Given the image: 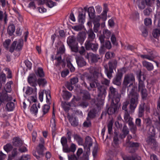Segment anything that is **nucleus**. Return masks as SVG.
Here are the masks:
<instances>
[{
  "mask_svg": "<svg viewBox=\"0 0 160 160\" xmlns=\"http://www.w3.org/2000/svg\"><path fill=\"white\" fill-rule=\"evenodd\" d=\"M83 126L85 127H89L91 126V122L89 119L88 118L86 121H85L83 123Z\"/></svg>",
  "mask_w": 160,
  "mask_h": 160,
  "instance_id": "nucleus-51",
  "label": "nucleus"
},
{
  "mask_svg": "<svg viewBox=\"0 0 160 160\" xmlns=\"http://www.w3.org/2000/svg\"><path fill=\"white\" fill-rule=\"evenodd\" d=\"M37 1V0H33L32 1L29 0V1L30 2L28 4L29 7L33 9H35L36 8L35 2Z\"/></svg>",
  "mask_w": 160,
  "mask_h": 160,
  "instance_id": "nucleus-47",
  "label": "nucleus"
},
{
  "mask_svg": "<svg viewBox=\"0 0 160 160\" xmlns=\"http://www.w3.org/2000/svg\"><path fill=\"white\" fill-rule=\"evenodd\" d=\"M89 57L91 62L93 63H95L98 62V60L100 59L98 54H95L92 53H90L89 54Z\"/></svg>",
  "mask_w": 160,
  "mask_h": 160,
  "instance_id": "nucleus-20",
  "label": "nucleus"
},
{
  "mask_svg": "<svg viewBox=\"0 0 160 160\" xmlns=\"http://www.w3.org/2000/svg\"><path fill=\"white\" fill-rule=\"evenodd\" d=\"M122 75L123 74L122 72H118L113 80V83L117 86L120 85L121 84V80Z\"/></svg>",
  "mask_w": 160,
  "mask_h": 160,
  "instance_id": "nucleus-12",
  "label": "nucleus"
},
{
  "mask_svg": "<svg viewBox=\"0 0 160 160\" xmlns=\"http://www.w3.org/2000/svg\"><path fill=\"white\" fill-rule=\"evenodd\" d=\"M144 103H141L139 106L138 115L139 117H142L144 114Z\"/></svg>",
  "mask_w": 160,
  "mask_h": 160,
  "instance_id": "nucleus-30",
  "label": "nucleus"
},
{
  "mask_svg": "<svg viewBox=\"0 0 160 160\" xmlns=\"http://www.w3.org/2000/svg\"><path fill=\"white\" fill-rule=\"evenodd\" d=\"M63 92L62 97L64 99L68 100L72 96L71 93L68 91H63Z\"/></svg>",
  "mask_w": 160,
  "mask_h": 160,
  "instance_id": "nucleus-37",
  "label": "nucleus"
},
{
  "mask_svg": "<svg viewBox=\"0 0 160 160\" xmlns=\"http://www.w3.org/2000/svg\"><path fill=\"white\" fill-rule=\"evenodd\" d=\"M136 87L133 86L128 95L130 102L129 108L131 111L132 112L134 111L138 103L139 94L136 91Z\"/></svg>",
  "mask_w": 160,
  "mask_h": 160,
  "instance_id": "nucleus-1",
  "label": "nucleus"
},
{
  "mask_svg": "<svg viewBox=\"0 0 160 160\" xmlns=\"http://www.w3.org/2000/svg\"><path fill=\"white\" fill-rule=\"evenodd\" d=\"M69 47H70L72 51L76 52H78V43H76Z\"/></svg>",
  "mask_w": 160,
  "mask_h": 160,
  "instance_id": "nucleus-49",
  "label": "nucleus"
},
{
  "mask_svg": "<svg viewBox=\"0 0 160 160\" xmlns=\"http://www.w3.org/2000/svg\"><path fill=\"white\" fill-rule=\"evenodd\" d=\"M106 48L109 49L112 47V45L110 42L109 41H106L104 44L103 45Z\"/></svg>",
  "mask_w": 160,
  "mask_h": 160,
  "instance_id": "nucleus-61",
  "label": "nucleus"
},
{
  "mask_svg": "<svg viewBox=\"0 0 160 160\" xmlns=\"http://www.w3.org/2000/svg\"><path fill=\"white\" fill-rule=\"evenodd\" d=\"M67 118L69 120L72 125L74 127H76L78 125V122L76 121L75 118H73L70 117L69 113H68L67 115Z\"/></svg>",
  "mask_w": 160,
  "mask_h": 160,
  "instance_id": "nucleus-25",
  "label": "nucleus"
},
{
  "mask_svg": "<svg viewBox=\"0 0 160 160\" xmlns=\"http://www.w3.org/2000/svg\"><path fill=\"white\" fill-rule=\"evenodd\" d=\"M143 66L145 67L148 71H151L153 69V66L152 64L147 61H144L142 62Z\"/></svg>",
  "mask_w": 160,
  "mask_h": 160,
  "instance_id": "nucleus-22",
  "label": "nucleus"
},
{
  "mask_svg": "<svg viewBox=\"0 0 160 160\" xmlns=\"http://www.w3.org/2000/svg\"><path fill=\"white\" fill-rule=\"evenodd\" d=\"M145 121L146 124V129L148 131V132H152L155 131L154 127L152 125V120L148 118L145 119Z\"/></svg>",
  "mask_w": 160,
  "mask_h": 160,
  "instance_id": "nucleus-14",
  "label": "nucleus"
},
{
  "mask_svg": "<svg viewBox=\"0 0 160 160\" xmlns=\"http://www.w3.org/2000/svg\"><path fill=\"white\" fill-rule=\"evenodd\" d=\"M98 112L97 109L93 108L88 113V117L91 118H95Z\"/></svg>",
  "mask_w": 160,
  "mask_h": 160,
  "instance_id": "nucleus-26",
  "label": "nucleus"
},
{
  "mask_svg": "<svg viewBox=\"0 0 160 160\" xmlns=\"http://www.w3.org/2000/svg\"><path fill=\"white\" fill-rule=\"evenodd\" d=\"M132 138V137L131 135H128L127 136V138L126 140L124 145L126 147H139V143L130 142V140Z\"/></svg>",
  "mask_w": 160,
  "mask_h": 160,
  "instance_id": "nucleus-11",
  "label": "nucleus"
},
{
  "mask_svg": "<svg viewBox=\"0 0 160 160\" xmlns=\"http://www.w3.org/2000/svg\"><path fill=\"white\" fill-rule=\"evenodd\" d=\"M97 84H100L99 83L97 82H96V80H95L93 82H90V88L89 87H87L86 88H87L90 91L91 90L92 88H93L96 87V86L97 87Z\"/></svg>",
  "mask_w": 160,
  "mask_h": 160,
  "instance_id": "nucleus-44",
  "label": "nucleus"
},
{
  "mask_svg": "<svg viewBox=\"0 0 160 160\" xmlns=\"http://www.w3.org/2000/svg\"><path fill=\"white\" fill-rule=\"evenodd\" d=\"M3 18H4L5 23H6L7 20V15L5 12L4 14H3L2 12L0 11V21L2 20Z\"/></svg>",
  "mask_w": 160,
  "mask_h": 160,
  "instance_id": "nucleus-48",
  "label": "nucleus"
},
{
  "mask_svg": "<svg viewBox=\"0 0 160 160\" xmlns=\"http://www.w3.org/2000/svg\"><path fill=\"white\" fill-rule=\"evenodd\" d=\"M103 35L107 39H108L111 34V32L107 29H104L102 31Z\"/></svg>",
  "mask_w": 160,
  "mask_h": 160,
  "instance_id": "nucleus-40",
  "label": "nucleus"
},
{
  "mask_svg": "<svg viewBox=\"0 0 160 160\" xmlns=\"http://www.w3.org/2000/svg\"><path fill=\"white\" fill-rule=\"evenodd\" d=\"M106 72L107 77L109 79H110L112 77V73L113 72V70L112 69H109V70H108V69H107Z\"/></svg>",
  "mask_w": 160,
  "mask_h": 160,
  "instance_id": "nucleus-62",
  "label": "nucleus"
},
{
  "mask_svg": "<svg viewBox=\"0 0 160 160\" xmlns=\"http://www.w3.org/2000/svg\"><path fill=\"white\" fill-rule=\"evenodd\" d=\"M78 51L80 54L81 55H84L85 54L86 50L83 46L81 47Z\"/></svg>",
  "mask_w": 160,
  "mask_h": 160,
  "instance_id": "nucleus-64",
  "label": "nucleus"
},
{
  "mask_svg": "<svg viewBox=\"0 0 160 160\" xmlns=\"http://www.w3.org/2000/svg\"><path fill=\"white\" fill-rule=\"evenodd\" d=\"M49 105H44L43 108L42 112L44 115L47 113L50 109V106Z\"/></svg>",
  "mask_w": 160,
  "mask_h": 160,
  "instance_id": "nucleus-53",
  "label": "nucleus"
},
{
  "mask_svg": "<svg viewBox=\"0 0 160 160\" xmlns=\"http://www.w3.org/2000/svg\"><path fill=\"white\" fill-rule=\"evenodd\" d=\"M6 79V75L5 74L2 73L0 75V82L1 84V87L2 86V84L5 83Z\"/></svg>",
  "mask_w": 160,
  "mask_h": 160,
  "instance_id": "nucleus-56",
  "label": "nucleus"
},
{
  "mask_svg": "<svg viewBox=\"0 0 160 160\" xmlns=\"http://www.w3.org/2000/svg\"><path fill=\"white\" fill-rule=\"evenodd\" d=\"M30 111L32 113L36 115L38 112V108L36 104H33L32 106L30 109Z\"/></svg>",
  "mask_w": 160,
  "mask_h": 160,
  "instance_id": "nucleus-42",
  "label": "nucleus"
},
{
  "mask_svg": "<svg viewBox=\"0 0 160 160\" xmlns=\"http://www.w3.org/2000/svg\"><path fill=\"white\" fill-rule=\"evenodd\" d=\"M108 93L109 97H112L114 98L112 100H114L115 102H119L121 95V94L118 93L117 88L112 86H110L109 88Z\"/></svg>",
  "mask_w": 160,
  "mask_h": 160,
  "instance_id": "nucleus-4",
  "label": "nucleus"
},
{
  "mask_svg": "<svg viewBox=\"0 0 160 160\" xmlns=\"http://www.w3.org/2000/svg\"><path fill=\"white\" fill-rule=\"evenodd\" d=\"M77 63L78 66L81 67L86 65V62L84 58L82 56H79L76 58Z\"/></svg>",
  "mask_w": 160,
  "mask_h": 160,
  "instance_id": "nucleus-19",
  "label": "nucleus"
},
{
  "mask_svg": "<svg viewBox=\"0 0 160 160\" xmlns=\"http://www.w3.org/2000/svg\"><path fill=\"white\" fill-rule=\"evenodd\" d=\"M129 126L130 130L131 131L133 134H135L137 130V128L136 125L133 124L130 125Z\"/></svg>",
  "mask_w": 160,
  "mask_h": 160,
  "instance_id": "nucleus-57",
  "label": "nucleus"
},
{
  "mask_svg": "<svg viewBox=\"0 0 160 160\" xmlns=\"http://www.w3.org/2000/svg\"><path fill=\"white\" fill-rule=\"evenodd\" d=\"M135 81V77L132 73H129L125 75L122 82V93L124 92L127 88H128L131 86H134L133 83Z\"/></svg>",
  "mask_w": 160,
  "mask_h": 160,
  "instance_id": "nucleus-2",
  "label": "nucleus"
},
{
  "mask_svg": "<svg viewBox=\"0 0 160 160\" xmlns=\"http://www.w3.org/2000/svg\"><path fill=\"white\" fill-rule=\"evenodd\" d=\"M136 3L138 8L141 10L144 9L146 5L145 0H137Z\"/></svg>",
  "mask_w": 160,
  "mask_h": 160,
  "instance_id": "nucleus-24",
  "label": "nucleus"
},
{
  "mask_svg": "<svg viewBox=\"0 0 160 160\" xmlns=\"http://www.w3.org/2000/svg\"><path fill=\"white\" fill-rule=\"evenodd\" d=\"M24 145L22 141L21 140V152H24L28 151V149L26 146Z\"/></svg>",
  "mask_w": 160,
  "mask_h": 160,
  "instance_id": "nucleus-58",
  "label": "nucleus"
},
{
  "mask_svg": "<svg viewBox=\"0 0 160 160\" xmlns=\"http://www.w3.org/2000/svg\"><path fill=\"white\" fill-rule=\"evenodd\" d=\"M117 61L116 60H113L108 63L109 69H112L113 70L115 69L117 67Z\"/></svg>",
  "mask_w": 160,
  "mask_h": 160,
  "instance_id": "nucleus-32",
  "label": "nucleus"
},
{
  "mask_svg": "<svg viewBox=\"0 0 160 160\" xmlns=\"http://www.w3.org/2000/svg\"><path fill=\"white\" fill-rule=\"evenodd\" d=\"M137 75L139 79L138 91L140 92L142 99H146L148 95L147 90L145 88L143 82L141 78L142 76V72L141 70H139L138 75Z\"/></svg>",
  "mask_w": 160,
  "mask_h": 160,
  "instance_id": "nucleus-3",
  "label": "nucleus"
},
{
  "mask_svg": "<svg viewBox=\"0 0 160 160\" xmlns=\"http://www.w3.org/2000/svg\"><path fill=\"white\" fill-rule=\"evenodd\" d=\"M28 83L32 86L36 87L37 86V79L34 73L30 74L28 77Z\"/></svg>",
  "mask_w": 160,
  "mask_h": 160,
  "instance_id": "nucleus-10",
  "label": "nucleus"
},
{
  "mask_svg": "<svg viewBox=\"0 0 160 160\" xmlns=\"http://www.w3.org/2000/svg\"><path fill=\"white\" fill-rule=\"evenodd\" d=\"M14 107V104L12 102H9L6 105V109L8 111H12Z\"/></svg>",
  "mask_w": 160,
  "mask_h": 160,
  "instance_id": "nucleus-34",
  "label": "nucleus"
},
{
  "mask_svg": "<svg viewBox=\"0 0 160 160\" xmlns=\"http://www.w3.org/2000/svg\"><path fill=\"white\" fill-rule=\"evenodd\" d=\"M37 82L39 86L42 85L44 87L45 85L47 83V82L44 78H39L37 80Z\"/></svg>",
  "mask_w": 160,
  "mask_h": 160,
  "instance_id": "nucleus-41",
  "label": "nucleus"
},
{
  "mask_svg": "<svg viewBox=\"0 0 160 160\" xmlns=\"http://www.w3.org/2000/svg\"><path fill=\"white\" fill-rule=\"evenodd\" d=\"M13 145L15 146H19L20 145V140L19 138L15 137L13 139Z\"/></svg>",
  "mask_w": 160,
  "mask_h": 160,
  "instance_id": "nucleus-43",
  "label": "nucleus"
},
{
  "mask_svg": "<svg viewBox=\"0 0 160 160\" xmlns=\"http://www.w3.org/2000/svg\"><path fill=\"white\" fill-rule=\"evenodd\" d=\"M14 50L19 51L20 50V42H17V41H14L12 44L9 49V51L11 52H13Z\"/></svg>",
  "mask_w": 160,
  "mask_h": 160,
  "instance_id": "nucleus-17",
  "label": "nucleus"
},
{
  "mask_svg": "<svg viewBox=\"0 0 160 160\" xmlns=\"http://www.w3.org/2000/svg\"><path fill=\"white\" fill-rule=\"evenodd\" d=\"M15 30V27L13 24L10 25L8 27L7 31L8 34L12 35Z\"/></svg>",
  "mask_w": 160,
  "mask_h": 160,
  "instance_id": "nucleus-33",
  "label": "nucleus"
},
{
  "mask_svg": "<svg viewBox=\"0 0 160 160\" xmlns=\"http://www.w3.org/2000/svg\"><path fill=\"white\" fill-rule=\"evenodd\" d=\"M114 136L113 138V141L114 143L117 144L118 143L119 141V139L118 138V133L117 132H115L114 133Z\"/></svg>",
  "mask_w": 160,
  "mask_h": 160,
  "instance_id": "nucleus-60",
  "label": "nucleus"
},
{
  "mask_svg": "<svg viewBox=\"0 0 160 160\" xmlns=\"http://www.w3.org/2000/svg\"><path fill=\"white\" fill-rule=\"evenodd\" d=\"M92 139L89 136H87L85 139V141L84 145L85 149L87 148L88 151L90 150V147L92 145Z\"/></svg>",
  "mask_w": 160,
  "mask_h": 160,
  "instance_id": "nucleus-18",
  "label": "nucleus"
},
{
  "mask_svg": "<svg viewBox=\"0 0 160 160\" xmlns=\"http://www.w3.org/2000/svg\"><path fill=\"white\" fill-rule=\"evenodd\" d=\"M82 94V99L84 100H89L91 99V96L89 93L86 90H83L81 92Z\"/></svg>",
  "mask_w": 160,
  "mask_h": 160,
  "instance_id": "nucleus-21",
  "label": "nucleus"
},
{
  "mask_svg": "<svg viewBox=\"0 0 160 160\" xmlns=\"http://www.w3.org/2000/svg\"><path fill=\"white\" fill-rule=\"evenodd\" d=\"M3 148L7 152H9L12 149V146L10 144H7L4 146Z\"/></svg>",
  "mask_w": 160,
  "mask_h": 160,
  "instance_id": "nucleus-50",
  "label": "nucleus"
},
{
  "mask_svg": "<svg viewBox=\"0 0 160 160\" xmlns=\"http://www.w3.org/2000/svg\"><path fill=\"white\" fill-rule=\"evenodd\" d=\"M152 34L153 37L157 38L160 36V30L159 29H155L153 30Z\"/></svg>",
  "mask_w": 160,
  "mask_h": 160,
  "instance_id": "nucleus-39",
  "label": "nucleus"
},
{
  "mask_svg": "<svg viewBox=\"0 0 160 160\" xmlns=\"http://www.w3.org/2000/svg\"><path fill=\"white\" fill-rule=\"evenodd\" d=\"M67 67L68 68L70 69L71 72H73L75 70V68L72 66V64L71 63L69 59L67 60Z\"/></svg>",
  "mask_w": 160,
  "mask_h": 160,
  "instance_id": "nucleus-45",
  "label": "nucleus"
},
{
  "mask_svg": "<svg viewBox=\"0 0 160 160\" xmlns=\"http://www.w3.org/2000/svg\"><path fill=\"white\" fill-rule=\"evenodd\" d=\"M148 136L146 139L147 144L151 147H156L157 146V142L155 138V131L148 132Z\"/></svg>",
  "mask_w": 160,
  "mask_h": 160,
  "instance_id": "nucleus-5",
  "label": "nucleus"
},
{
  "mask_svg": "<svg viewBox=\"0 0 160 160\" xmlns=\"http://www.w3.org/2000/svg\"><path fill=\"white\" fill-rule=\"evenodd\" d=\"M13 82L12 81H10L7 83L4 87V89L6 92H10L12 90L11 85L12 84Z\"/></svg>",
  "mask_w": 160,
  "mask_h": 160,
  "instance_id": "nucleus-35",
  "label": "nucleus"
},
{
  "mask_svg": "<svg viewBox=\"0 0 160 160\" xmlns=\"http://www.w3.org/2000/svg\"><path fill=\"white\" fill-rule=\"evenodd\" d=\"M4 91H2V93L0 92V106L2 102L4 101H8L12 100V98L10 96H8L6 93H4Z\"/></svg>",
  "mask_w": 160,
  "mask_h": 160,
  "instance_id": "nucleus-15",
  "label": "nucleus"
},
{
  "mask_svg": "<svg viewBox=\"0 0 160 160\" xmlns=\"http://www.w3.org/2000/svg\"><path fill=\"white\" fill-rule=\"evenodd\" d=\"M45 149L44 146L41 144H38L36 148V151H33L32 154L37 159L39 160L43 156V151Z\"/></svg>",
  "mask_w": 160,
  "mask_h": 160,
  "instance_id": "nucleus-8",
  "label": "nucleus"
},
{
  "mask_svg": "<svg viewBox=\"0 0 160 160\" xmlns=\"http://www.w3.org/2000/svg\"><path fill=\"white\" fill-rule=\"evenodd\" d=\"M11 42L10 39H8L5 41L3 43V46L6 49H8V46Z\"/></svg>",
  "mask_w": 160,
  "mask_h": 160,
  "instance_id": "nucleus-63",
  "label": "nucleus"
},
{
  "mask_svg": "<svg viewBox=\"0 0 160 160\" xmlns=\"http://www.w3.org/2000/svg\"><path fill=\"white\" fill-rule=\"evenodd\" d=\"M93 41H86L85 44V48L87 50H92L96 52L98 48V45L97 43H93Z\"/></svg>",
  "mask_w": 160,
  "mask_h": 160,
  "instance_id": "nucleus-9",
  "label": "nucleus"
},
{
  "mask_svg": "<svg viewBox=\"0 0 160 160\" xmlns=\"http://www.w3.org/2000/svg\"><path fill=\"white\" fill-rule=\"evenodd\" d=\"M94 24V27L93 28V31L95 33L98 32L100 29V23H96L95 22Z\"/></svg>",
  "mask_w": 160,
  "mask_h": 160,
  "instance_id": "nucleus-52",
  "label": "nucleus"
},
{
  "mask_svg": "<svg viewBox=\"0 0 160 160\" xmlns=\"http://www.w3.org/2000/svg\"><path fill=\"white\" fill-rule=\"evenodd\" d=\"M88 35L87 40L86 41H93L95 38L96 35L92 29L87 31Z\"/></svg>",
  "mask_w": 160,
  "mask_h": 160,
  "instance_id": "nucleus-16",
  "label": "nucleus"
},
{
  "mask_svg": "<svg viewBox=\"0 0 160 160\" xmlns=\"http://www.w3.org/2000/svg\"><path fill=\"white\" fill-rule=\"evenodd\" d=\"M136 158H137L138 160H140L141 159V158L139 157H135L133 156L125 157L123 158V159L124 160H136Z\"/></svg>",
  "mask_w": 160,
  "mask_h": 160,
  "instance_id": "nucleus-59",
  "label": "nucleus"
},
{
  "mask_svg": "<svg viewBox=\"0 0 160 160\" xmlns=\"http://www.w3.org/2000/svg\"><path fill=\"white\" fill-rule=\"evenodd\" d=\"M86 38V34L84 32H79L77 37V41L83 44Z\"/></svg>",
  "mask_w": 160,
  "mask_h": 160,
  "instance_id": "nucleus-13",
  "label": "nucleus"
},
{
  "mask_svg": "<svg viewBox=\"0 0 160 160\" xmlns=\"http://www.w3.org/2000/svg\"><path fill=\"white\" fill-rule=\"evenodd\" d=\"M35 73L37 76L40 77H42L44 76V74L42 68H38L37 71L35 72Z\"/></svg>",
  "mask_w": 160,
  "mask_h": 160,
  "instance_id": "nucleus-36",
  "label": "nucleus"
},
{
  "mask_svg": "<svg viewBox=\"0 0 160 160\" xmlns=\"http://www.w3.org/2000/svg\"><path fill=\"white\" fill-rule=\"evenodd\" d=\"M58 44H60L61 46L59 49L57 50V54H62L64 53L65 48L64 46L62 43L61 42H58Z\"/></svg>",
  "mask_w": 160,
  "mask_h": 160,
  "instance_id": "nucleus-31",
  "label": "nucleus"
},
{
  "mask_svg": "<svg viewBox=\"0 0 160 160\" xmlns=\"http://www.w3.org/2000/svg\"><path fill=\"white\" fill-rule=\"evenodd\" d=\"M40 2L39 3V4H43L44 3L47 2V5L50 8H52L54 6L56 5V3L55 2H54L50 0H40Z\"/></svg>",
  "mask_w": 160,
  "mask_h": 160,
  "instance_id": "nucleus-23",
  "label": "nucleus"
},
{
  "mask_svg": "<svg viewBox=\"0 0 160 160\" xmlns=\"http://www.w3.org/2000/svg\"><path fill=\"white\" fill-rule=\"evenodd\" d=\"M107 11L108 10L107 8H105L101 14L99 16L100 17V19H102L103 22H105L107 19Z\"/></svg>",
  "mask_w": 160,
  "mask_h": 160,
  "instance_id": "nucleus-38",
  "label": "nucleus"
},
{
  "mask_svg": "<svg viewBox=\"0 0 160 160\" xmlns=\"http://www.w3.org/2000/svg\"><path fill=\"white\" fill-rule=\"evenodd\" d=\"M67 42L69 46L74 44L76 43L75 38L74 36H69L67 39Z\"/></svg>",
  "mask_w": 160,
  "mask_h": 160,
  "instance_id": "nucleus-29",
  "label": "nucleus"
},
{
  "mask_svg": "<svg viewBox=\"0 0 160 160\" xmlns=\"http://www.w3.org/2000/svg\"><path fill=\"white\" fill-rule=\"evenodd\" d=\"M74 139L78 142L79 144H82V143L83 139L79 135L77 134H74Z\"/></svg>",
  "mask_w": 160,
  "mask_h": 160,
  "instance_id": "nucleus-46",
  "label": "nucleus"
},
{
  "mask_svg": "<svg viewBox=\"0 0 160 160\" xmlns=\"http://www.w3.org/2000/svg\"><path fill=\"white\" fill-rule=\"evenodd\" d=\"M119 102H115L112 100L110 107L108 108L107 112L109 115H112L118 112L119 107Z\"/></svg>",
  "mask_w": 160,
  "mask_h": 160,
  "instance_id": "nucleus-6",
  "label": "nucleus"
},
{
  "mask_svg": "<svg viewBox=\"0 0 160 160\" xmlns=\"http://www.w3.org/2000/svg\"><path fill=\"white\" fill-rule=\"evenodd\" d=\"M98 89V96L99 98L102 99L104 98L107 93V87L103 85L100 84H97Z\"/></svg>",
  "mask_w": 160,
  "mask_h": 160,
  "instance_id": "nucleus-7",
  "label": "nucleus"
},
{
  "mask_svg": "<svg viewBox=\"0 0 160 160\" xmlns=\"http://www.w3.org/2000/svg\"><path fill=\"white\" fill-rule=\"evenodd\" d=\"M152 9L150 7H148L145 8L143 11V13L145 16L148 17L152 14Z\"/></svg>",
  "mask_w": 160,
  "mask_h": 160,
  "instance_id": "nucleus-28",
  "label": "nucleus"
},
{
  "mask_svg": "<svg viewBox=\"0 0 160 160\" xmlns=\"http://www.w3.org/2000/svg\"><path fill=\"white\" fill-rule=\"evenodd\" d=\"M45 93L47 98V102L48 104H50V103L49 102V99L51 98L50 91L49 90L45 91Z\"/></svg>",
  "mask_w": 160,
  "mask_h": 160,
  "instance_id": "nucleus-55",
  "label": "nucleus"
},
{
  "mask_svg": "<svg viewBox=\"0 0 160 160\" xmlns=\"http://www.w3.org/2000/svg\"><path fill=\"white\" fill-rule=\"evenodd\" d=\"M68 105H69V106H70L69 103L68 104H67L65 102H62V106L65 111H68L70 107L68 106Z\"/></svg>",
  "mask_w": 160,
  "mask_h": 160,
  "instance_id": "nucleus-54",
  "label": "nucleus"
},
{
  "mask_svg": "<svg viewBox=\"0 0 160 160\" xmlns=\"http://www.w3.org/2000/svg\"><path fill=\"white\" fill-rule=\"evenodd\" d=\"M88 12L90 18H93L94 17L95 10L92 7H90L88 8Z\"/></svg>",
  "mask_w": 160,
  "mask_h": 160,
  "instance_id": "nucleus-27",
  "label": "nucleus"
}]
</instances>
